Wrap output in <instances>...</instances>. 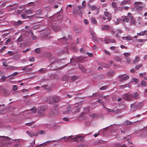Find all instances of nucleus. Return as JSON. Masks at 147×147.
I'll return each mask as SVG.
<instances>
[{"label":"nucleus","mask_w":147,"mask_h":147,"mask_svg":"<svg viewBox=\"0 0 147 147\" xmlns=\"http://www.w3.org/2000/svg\"><path fill=\"white\" fill-rule=\"evenodd\" d=\"M59 140L62 142H72V135L67 136H64Z\"/></svg>","instance_id":"obj_6"},{"label":"nucleus","mask_w":147,"mask_h":147,"mask_svg":"<svg viewBox=\"0 0 147 147\" xmlns=\"http://www.w3.org/2000/svg\"><path fill=\"white\" fill-rule=\"evenodd\" d=\"M30 48H28L26 50H23L22 51L24 53H26L28 51H30Z\"/></svg>","instance_id":"obj_53"},{"label":"nucleus","mask_w":147,"mask_h":147,"mask_svg":"<svg viewBox=\"0 0 147 147\" xmlns=\"http://www.w3.org/2000/svg\"><path fill=\"white\" fill-rule=\"evenodd\" d=\"M26 133L30 137H33V136H37L38 135L37 133H34L32 132H30L28 131H26Z\"/></svg>","instance_id":"obj_14"},{"label":"nucleus","mask_w":147,"mask_h":147,"mask_svg":"<svg viewBox=\"0 0 147 147\" xmlns=\"http://www.w3.org/2000/svg\"><path fill=\"white\" fill-rule=\"evenodd\" d=\"M22 41V38L21 36L20 37L17 39V42L18 43H20Z\"/></svg>","instance_id":"obj_41"},{"label":"nucleus","mask_w":147,"mask_h":147,"mask_svg":"<svg viewBox=\"0 0 147 147\" xmlns=\"http://www.w3.org/2000/svg\"><path fill=\"white\" fill-rule=\"evenodd\" d=\"M128 16L131 19H133L134 18V16L132 15L130 13H127Z\"/></svg>","instance_id":"obj_38"},{"label":"nucleus","mask_w":147,"mask_h":147,"mask_svg":"<svg viewBox=\"0 0 147 147\" xmlns=\"http://www.w3.org/2000/svg\"><path fill=\"white\" fill-rule=\"evenodd\" d=\"M29 61L31 62H33L34 61V57H32L29 59Z\"/></svg>","instance_id":"obj_61"},{"label":"nucleus","mask_w":147,"mask_h":147,"mask_svg":"<svg viewBox=\"0 0 147 147\" xmlns=\"http://www.w3.org/2000/svg\"><path fill=\"white\" fill-rule=\"evenodd\" d=\"M35 52L37 53H39L40 52V48L36 49H35Z\"/></svg>","instance_id":"obj_54"},{"label":"nucleus","mask_w":147,"mask_h":147,"mask_svg":"<svg viewBox=\"0 0 147 147\" xmlns=\"http://www.w3.org/2000/svg\"><path fill=\"white\" fill-rule=\"evenodd\" d=\"M86 6V3L85 1H84L82 2V6H78V9L77 10H73V13L74 14H76V13H78V14L81 17L82 16V9H84L85 8Z\"/></svg>","instance_id":"obj_1"},{"label":"nucleus","mask_w":147,"mask_h":147,"mask_svg":"<svg viewBox=\"0 0 147 147\" xmlns=\"http://www.w3.org/2000/svg\"><path fill=\"white\" fill-rule=\"evenodd\" d=\"M79 68L80 69H81L82 70V71L84 72L86 71V69L82 65H79Z\"/></svg>","instance_id":"obj_35"},{"label":"nucleus","mask_w":147,"mask_h":147,"mask_svg":"<svg viewBox=\"0 0 147 147\" xmlns=\"http://www.w3.org/2000/svg\"><path fill=\"white\" fill-rule=\"evenodd\" d=\"M120 111L119 109H117L115 111V113H117L120 112Z\"/></svg>","instance_id":"obj_62"},{"label":"nucleus","mask_w":147,"mask_h":147,"mask_svg":"<svg viewBox=\"0 0 147 147\" xmlns=\"http://www.w3.org/2000/svg\"><path fill=\"white\" fill-rule=\"evenodd\" d=\"M10 138L8 137L4 136H0V141H8Z\"/></svg>","instance_id":"obj_12"},{"label":"nucleus","mask_w":147,"mask_h":147,"mask_svg":"<svg viewBox=\"0 0 147 147\" xmlns=\"http://www.w3.org/2000/svg\"><path fill=\"white\" fill-rule=\"evenodd\" d=\"M46 132L45 131L42 130L39 131V134L41 135H44L46 134Z\"/></svg>","instance_id":"obj_37"},{"label":"nucleus","mask_w":147,"mask_h":147,"mask_svg":"<svg viewBox=\"0 0 147 147\" xmlns=\"http://www.w3.org/2000/svg\"><path fill=\"white\" fill-rule=\"evenodd\" d=\"M136 23V21L134 19H131L129 22V24L130 25H135Z\"/></svg>","instance_id":"obj_27"},{"label":"nucleus","mask_w":147,"mask_h":147,"mask_svg":"<svg viewBox=\"0 0 147 147\" xmlns=\"http://www.w3.org/2000/svg\"><path fill=\"white\" fill-rule=\"evenodd\" d=\"M115 147H121V146L119 144V143L115 144Z\"/></svg>","instance_id":"obj_58"},{"label":"nucleus","mask_w":147,"mask_h":147,"mask_svg":"<svg viewBox=\"0 0 147 147\" xmlns=\"http://www.w3.org/2000/svg\"><path fill=\"white\" fill-rule=\"evenodd\" d=\"M12 89L13 91H15L18 90V86L17 85H13L12 86Z\"/></svg>","instance_id":"obj_36"},{"label":"nucleus","mask_w":147,"mask_h":147,"mask_svg":"<svg viewBox=\"0 0 147 147\" xmlns=\"http://www.w3.org/2000/svg\"><path fill=\"white\" fill-rule=\"evenodd\" d=\"M21 16L23 18L26 19V16L25 14H22L21 15Z\"/></svg>","instance_id":"obj_51"},{"label":"nucleus","mask_w":147,"mask_h":147,"mask_svg":"<svg viewBox=\"0 0 147 147\" xmlns=\"http://www.w3.org/2000/svg\"><path fill=\"white\" fill-rule=\"evenodd\" d=\"M121 87L123 88H125L127 87H128L129 88L130 87V85L128 84H126L125 85H123L121 86Z\"/></svg>","instance_id":"obj_50"},{"label":"nucleus","mask_w":147,"mask_h":147,"mask_svg":"<svg viewBox=\"0 0 147 147\" xmlns=\"http://www.w3.org/2000/svg\"><path fill=\"white\" fill-rule=\"evenodd\" d=\"M6 69H8L11 70H16L17 69V67L13 66L7 65Z\"/></svg>","instance_id":"obj_21"},{"label":"nucleus","mask_w":147,"mask_h":147,"mask_svg":"<svg viewBox=\"0 0 147 147\" xmlns=\"http://www.w3.org/2000/svg\"><path fill=\"white\" fill-rule=\"evenodd\" d=\"M133 80L134 82L136 83H137L139 82L138 80L135 78H133Z\"/></svg>","instance_id":"obj_63"},{"label":"nucleus","mask_w":147,"mask_h":147,"mask_svg":"<svg viewBox=\"0 0 147 147\" xmlns=\"http://www.w3.org/2000/svg\"><path fill=\"white\" fill-rule=\"evenodd\" d=\"M123 55H124L125 58V59L127 58H129V56L130 55V53H123Z\"/></svg>","instance_id":"obj_31"},{"label":"nucleus","mask_w":147,"mask_h":147,"mask_svg":"<svg viewBox=\"0 0 147 147\" xmlns=\"http://www.w3.org/2000/svg\"><path fill=\"white\" fill-rule=\"evenodd\" d=\"M59 126L56 125V124H54L53 125L52 127L55 129L59 127Z\"/></svg>","instance_id":"obj_46"},{"label":"nucleus","mask_w":147,"mask_h":147,"mask_svg":"<svg viewBox=\"0 0 147 147\" xmlns=\"http://www.w3.org/2000/svg\"><path fill=\"white\" fill-rule=\"evenodd\" d=\"M130 3L131 1L130 0H127L126 1H125L121 2L120 3V5H124L127 3L130 4Z\"/></svg>","instance_id":"obj_26"},{"label":"nucleus","mask_w":147,"mask_h":147,"mask_svg":"<svg viewBox=\"0 0 147 147\" xmlns=\"http://www.w3.org/2000/svg\"><path fill=\"white\" fill-rule=\"evenodd\" d=\"M13 147H21V146L20 144H17L15 145Z\"/></svg>","instance_id":"obj_64"},{"label":"nucleus","mask_w":147,"mask_h":147,"mask_svg":"<svg viewBox=\"0 0 147 147\" xmlns=\"http://www.w3.org/2000/svg\"><path fill=\"white\" fill-rule=\"evenodd\" d=\"M31 36L33 39L35 40L36 38V37L34 36L32 33Z\"/></svg>","instance_id":"obj_57"},{"label":"nucleus","mask_w":147,"mask_h":147,"mask_svg":"<svg viewBox=\"0 0 147 147\" xmlns=\"http://www.w3.org/2000/svg\"><path fill=\"white\" fill-rule=\"evenodd\" d=\"M9 76H8L7 77L6 76H2V77H1V78L2 81L3 82H4L5 81V80L6 78H7Z\"/></svg>","instance_id":"obj_45"},{"label":"nucleus","mask_w":147,"mask_h":147,"mask_svg":"<svg viewBox=\"0 0 147 147\" xmlns=\"http://www.w3.org/2000/svg\"><path fill=\"white\" fill-rule=\"evenodd\" d=\"M144 31L141 32L140 33H137V35L140 36H143L144 35Z\"/></svg>","instance_id":"obj_39"},{"label":"nucleus","mask_w":147,"mask_h":147,"mask_svg":"<svg viewBox=\"0 0 147 147\" xmlns=\"http://www.w3.org/2000/svg\"><path fill=\"white\" fill-rule=\"evenodd\" d=\"M144 103L143 102L131 104V110L133 111H135L142 108L144 106Z\"/></svg>","instance_id":"obj_2"},{"label":"nucleus","mask_w":147,"mask_h":147,"mask_svg":"<svg viewBox=\"0 0 147 147\" xmlns=\"http://www.w3.org/2000/svg\"><path fill=\"white\" fill-rule=\"evenodd\" d=\"M30 111L32 112L33 113H35L36 112V108L35 107H34L33 108L31 109H30V111L28 110V111H24V113H25L27 111H29L28 113H29L30 112Z\"/></svg>","instance_id":"obj_24"},{"label":"nucleus","mask_w":147,"mask_h":147,"mask_svg":"<svg viewBox=\"0 0 147 147\" xmlns=\"http://www.w3.org/2000/svg\"><path fill=\"white\" fill-rule=\"evenodd\" d=\"M53 96H49L47 97V101L50 104H53Z\"/></svg>","instance_id":"obj_9"},{"label":"nucleus","mask_w":147,"mask_h":147,"mask_svg":"<svg viewBox=\"0 0 147 147\" xmlns=\"http://www.w3.org/2000/svg\"><path fill=\"white\" fill-rule=\"evenodd\" d=\"M110 27L108 25H105L101 27L102 30H108L110 29Z\"/></svg>","instance_id":"obj_23"},{"label":"nucleus","mask_w":147,"mask_h":147,"mask_svg":"<svg viewBox=\"0 0 147 147\" xmlns=\"http://www.w3.org/2000/svg\"><path fill=\"white\" fill-rule=\"evenodd\" d=\"M46 71V69H45L42 68L39 70V72L42 73H44Z\"/></svg>","instance_id":"obj_44"},{"label":"nucleus","mask_w":147,"mask_h":147,"mask_svg":"<svg viewBox=\"0 0 147 147\" xmlns=\"http://www.w3.org/2000/svg\"><path fill=\"white\" fill-rule=\"evenodd\" d=\"M53 103H57L60 100V98L58 96H56L54 95L53 96Z\"/></svg>","instance_id":"obj_15"},{"label":"nucleus","mask_w":147,"mask_h":147,"mask_svg":"<svg viewBox=\"0 0 147 147\" xmlns=\"http://www.w3.org/2000/svg\"><path fill=\"white\" fill-rule=\"evenodd\" d=\"M104 42L106 44H108L109 43L112 42L115 43L116 41L113 39L111 40L108 38H106L104 40Z\"/></svg>","instance_id":"obj_11"},{"label":"nucleus","mask_w":147,"mask_h":147,"mask_svg":"<svg viewBox=\"0 0 147 147\" xmlns=\"http://www.w3.org/2000/svg\"><path fill=\"white\" fill-rule=\"evenodd\" d=\"M112 5L113 6V7L114 8H116L117 7V5L116 3L114 2H112Z\"/></svg>","instance_id":"obj_43"},{"label":"nucleus","mask_w":147,"mask_h":147,"mask_svg":"<svg viewBox=\"0 0 147 147\" xmlns=\"http://www.w3.org/2000/svg\"><path fill=\"white\" fill-rule=\"evenodd\" d=\"M86 54L90 57H92L93 55V54L92 53H89L88 52L86 53Z\"/></svg>","instance_id":"obj_60"},{"label":"nucleus","mask_w":147,"mask_h":147,"mask_svg":"<svg viewBox=\"0 0 147 147\" xmlns=\"http://www.w3.org/2000/svg\"><path fill=\"white\" fill-rule=\"evenodd\" d=\"M123 98L128 101L131 100L132 99V96L129 93L125 94L123 95Z\"/></svg>","instance_id":"obj_7"},{"label":"nucleus","mask_w":147,"mask_h":147,"mask_svg":"<svg viewBox=\"0 0 147 147\" xmlns=\"http://www.w3.org/2000/svg\"><path fill=\"white\" fill-rule=\"evenodd\" d=\"M69 79V77L67 76H63L62 79L64 81H66L68 80Z\"/></svg>","instance_id":"obj_40"},{"label":"nucleus","mask_w":147,"mask_h":147,"mask_svg":"<svg viewBox=\"0 0 147 147\" xmlns=\"http://www.w3.org/2000/svg\"><path fill=\"white\" fill-rule=\"evenodd\" d=\"M126 62L127 63H129L131 62V59L130 57L129 58H127L126 59Z\"/></svg>","instance_id":"obj_52"},{"label":"nucleus","mask_w":147,"mask_h":147,"mask_svg":"<svg viewBox=\"0 0 147 147\" xmlns=\"http://www.w3.org/2000/svg\"><path fill=\"white\" fill-rule=\"evenodd\" d=\"M121 38L123 40H127L128 41L131 40H132V38L129 36H127L123 37Z\"/></svg>","instance_id":"obj_18"},{"label":"nucleus","mask_w":147,"mask_h":147,"mask_svg":"<svg viewBox=\"0 0 147 147\" xmlns=\"http://www.w3.org/2000/svg\"><path fill=\"white\" fill-rule=\"evenodd\" d=\"M38 115L41 117L45 115V112L44 111H38Z\"/></svg>","instance_id":"obj_30"},{"label":"nucleus","mask_w":147,"mask_h":147,"mask_svg":"<svg viewBox=\"0 0 147 147\" xmlns=\"http://www.w3.org/2000/svg\"><path fill=\"white\" fill-rule=\"evenodd\" d=\"M72 142H81L83 141L84 138L83 136L80 135H72Z\"/></svg>","instance_id":"obj_3"},{"label":"nucleus","mask_w":147,"mask_h":147,"mask_svg":"<svg viewBox=\"0 0 147 147\" xmlns=\"http://www.w3.org/2000/svg\"><path fill=\"white\" fill-rule=\"evenodd\" d=\"M136 40L138 42H144L147 40L146 39H138Z\"/></svg>","instance_id":"obj_33"},{"label":"nucleus","mask_w":147,"mask_h":147,"mask_svg":"<svg viewBox=\"0 0 147 147\" xmlns=\"http://www.w3.org/2000/svg\"><path fill=\"white\" fill-rule=\"evenodd\" d=\"M141 84L142 86H145L146 85V82L142 80L141 81Z\"/></svg>","instance_id":"obj_48"},{"label":"nucleus","mask_w":147,"mask_h":147,"mask_svg":"<svg viewBox=\"0 0 147 147\" xmlns=\"http://www.w3.org/2000/svg\"><path fill=\"white\" fill-rule=\"evenodd\" d=\"M115 73L113 70H109L107 72V76L108 77H110L114 74Z\"/></svg>","instance_id":"obj_20"},{"label":"nucleus","mask_w":147,"mask_h":147,"mask_svg":"<svg viewBox=\"0 0 147 147\" xmlns=\"http://www.w3.org/2000/svg\"><path fill=\"white\" fill-rule=\"evenodd\" d=\"M121 81H124L126 80L129 78V77L127 75L125 76H122L120 78Z\"/></svg>","instance_id":"obj_16"},{"label":"nucleus","mask_w":147,"mask_h":147,"mask_svg":"<svg viewBox=\"0 0 147 147\" xmlns=\"http://www.w3.org/2000/svg\"><path fill=\"white\" fill-rule=\"evenodd\" d=\"M93 39L95 41H96L97 40V38L96 36L95 35L92 36Z\"/></svg>","instance_id":"obj_56"},{"label":"nucleus","mask_w":147,"mask_h":147,"mask_svg":"<svg viewBox=\"0 0 147 147\" xmlns=\"http://www.w3.org/2000/svg\"><path fill=\"white\" fill-rule=\"evenodd\" d=\"M71 107L70 106L68 107L65 106H63L61 108L62 113L63 114H65L70 112L71 111Z\"/></svg>","instance_id":"obj_5"},{"label":"nucleus","mask_w":147,"mask_h":147,"mask_svg":"<svg viewBox=\"0 0 147 147\" xmlns=\"http://www.w3.org/2000/svg\"><path fill=\"white\" fill-rule=\"evenodd\" d=\"M91 22L92 24H96L97 23V21L95 18L93 17H92L90 19Z\"/></svg>","instance_id":"obj_28"},{"label":"nucleus","mask_w":147,"mask_h":147,"mask_svg":"<svg viewBox=\"0 0 147 147\" xmlns=\"http://www.w3.org/2000/svg\"><path fill=\"white\" fill-rule=\"evenodd\" d=\"M139 96V94L137 93H135L133 95V97L135 98V99H137L138 98V97Z\"/></svg>","instance_id":"obj_42"},{"label":"nucleus","mask_w":147,"mask_h":147,"mask_svg":"<svg viewBox=\"0 0 147 147\" xmlns=\"http://www.w3.org/2000/svg\"><path fill=\"white\" fill-rule=\"evenodd\" d=\"M33 11L32 9H29L25 10V13L27 14H30Z\"/></svg>","instance_id":"obj_29"},{"label":"nucleus","mask_w":147,"mask_h":147,"mask_svg":"<svg viewBox=\"0 0 147 147\" xmlns=\"http://www.w3.org/2000/svg\"><path fill=\"white\" fill-rule=\"evenodd\" d=\"M107 111L108 112H115V110H114L113 109H107Z\"/></svg>","instance_id":"obj_47"},{"label":"nucleus","mask_w":147,"mask_h":147,"mask_svg":"<svg viewBox=\"0 0 147 147\" xmlns=\"http://www.w3.org/2000/svg\"><path fill=\"white\" fill-rule=\"evenodd\" d=\"M53 141H55V140H53ZM52 141H47V142L43 143V144H49ZM35 144V141L34 140L32 142L31 144L32 147H38V146H40L42 144H39L38 146H34V145Z\"/></svg>","instance_id":"obj_10"},{"label":"nucleus","mask_w":147,"mask_h":147,"mask_svg":"<svg viewBox=\"0 0 147 147\" xmlns=\"http://www.w3.org/2000/svg\"><path fill=\"white\" fill-rule=\"evenodd\" d=\"M116 31L117 32L116 34V37L118 39L120 38L121 37L119 34V33L120 34H121L122 32V31L120 29H118L116 30Z\"/></svg>","instance_id":"obj_13"},{"label":"nucleus","mask_w":147,"mask_h":147,"mask_svg":"<svg viewBox=\"0 0 147 147\" xmlns=\"http://www.w3.org/2000/svg\"><path fill=\"white\" fill-rule=\"evenodd\" d=\"M121 19L123 22H128L129 19L127 17L123 16L121 17Z\"/></svg>","instance_id":"obj_17"},{"label":"nucleus","mask_w":147,"mask_h":147,"mask_svg":"<svg viewBox=\"0 0 147 147\" xmlns=\"http://www.w3.org/2000/svg\"><path fill=\"white\" fill-rule=\"evenodd\" d=\"M134 6L138 10H141L142 9L143 6L142 5V3L141 2H135Z\"/></svg>","instance_id":"obj_8"},{"label":"nucleus","mask_w":147,"mask_h":147,"mask_svg":"<svg viewBox=\"0 0 147 147\" xmlns=\"http://www.w3.org/2000/svg\"><path fill=\"white\" fill-rule=\"evenodd\" d=\"M84 22L85 24L87 25L88 24V22L86 19L84 20Z\"/></svg>","instance_id":"obj_55"},{"label":"nucleus","mask_w":147,"mask_h":147,"mask_svg":"<svg viewBox=\"0 0 147 147\" xmlns=\"http://www.w3.org/2000/svg\"><path fill=\"white\" fill-rule=\"evenodd\" d=\"M7 53L10 56H11L14 54L13 52L11 51H8Z\"/></svg>","instance_id":"obj_49"},{"label":"nucleus","mask_w":147,"mask_h":147,"mask_svg":"<svg viewBox=\"0 0 147 147\" xmlns=\"http://www.w3.org/2000/svg\"><path fill=\"white\" fill-rule=\"evenodd\" d=\"M140 61V57L136 56V57L135 60L134 61L133 63L135 64L137 62L139 61Z\"/></svg>","instance_id":"obj_34"},{"label":"nucleus","mask_w":147,"mask_h":147,"mask_svg":"<svg viewBox=\"0 0 147 147\" xmlns=\"http://www.w3.org/2000/svg\"><path fill=\"white\" fill-rule=\"evenodd\" d=\"M42 14V11L41 10H39L36 11L35 14L32 15L31 16H28L27 17L28 18H31L34 16H35L36 18H42L41 17H40L39 16H41Z\"/></svg>","instance_id":"obj_4"},{"label":"nucleus","mask_w":147,"mask_h":147,"mask_svg":"<svg viewBox=\"0 0 147 147\" xmlns=\"http://www.w3.org/2000/svg\"><path fill=\"white\" fill-rule=\"evenodd\" d=\"M88 6L89 8L90 9L92 10H94L96 9V7L94 5L90 6V4L88 3Z\"/></svg>","instance_id":"obj_25"},{"label":"nucleus","mask_w":147,"mask_h":147,"mask_svg":"<svg viewBox=\"0 0 147 147\" xmlns=\"http://www.w3.org/2000/svg\"><path fill=\"white\" fill-rule=\"evenodd\" d=\"M142 66V65L141 64H140L139 65H138L136 66L135 67V68L136 69H138L139 68H140V67H141Z\"/></svg>","instance_id":"obj_59"},{"label":"nucleus","mask_w":147,"mask_h":147,"mask_svg":"<svg viewBox=\"0 0 147 147\" xmlns=\"http://www.w3.org/2000/svg\"><path fill=\"white\" fill-rule=\"evenodd\" d=\"M47 107L46 106H42L39 107L38 108V111H42L45 112V111Z\"/></svg>","instance_id":"obj_22"},{"label":"nucleus","mask_w":147,"mask_h":147,"mask_svg":"<svg viewBox=\"0 0 147 147\" xmlns=\"http://www.w3.org/2000/svg\"><path fill=\"white\" fill-rule=\"evenodd\" d=\"M129 8V7L127 6H122L121 7H119L118 8V9L119 10H121L122 9H124L126 10L128 9Z\"/></svg>","instance_id":"obj_32"},{"label":"nucleus","mask_w":147,"mask_h":147,"mask_svg":"<svg viewBox=\"0 0 147 147\" xmlns=\"http://www.w3.org/2000/svg\"><path fill=\"white\" fill-rule=\"evenodd\" d=\"M104 14L105 16L107 17V19L108 20H110L111 19V15L107 12H105Z\"/></svg>","instance_id":"obj_19"}]
</instances>
